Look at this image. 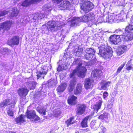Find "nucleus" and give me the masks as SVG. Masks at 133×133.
I'll return each instance as SVG.
<instances>
[{"label":"nucleus","instance_id":"14","mask_svg":"<svg viewBox=\"0 0 133 133\" xmlns=\"http://www.w3.org/2000/svg\"><path fill=\"white\" fill-rule=\"evenodd\" d=\"M74 50V54L76 56H80L82 54L83 51L82 48L79 47L78 45L75 46Z\"/></svg>","mask_w":133,"mask_h":133},{"label":"nucleus","instance_id":"19","mask_svg":"<svg viewBox=\"0 0 133 133\" xmlns=\"http://www.w3.org/2000/svg\"><path fill=\"white\" fill-rule=\"evenodd\" d=\"M101 104L102 102L99 101L94 105L93 108V114H92V116L95 113H97L98 112V110L101 108Z\"/></svg>","mask_w":133,"mask_h":133},{"label":"nucleus","instance_id":"29","mask_svg":"<svg viewBox=\"0 0 133 133\" xmlns=\"http://www.w3.org/2000/svg\"><path fill=\"white\" fill-rule=\"evenodd\" d=\"M71 23L73 25L77 24L80 22H82L81 20V17H71Z\"/></svg>","mask_w":133,"mask_h":133},{"label":"nucleus","instance_id":"42","mask_svg":"<svg viewBox=\"0 0 133 133\" xmlns=\"http://www.w3.org/2000/svg\"><path fill=\"white\" fill-rule=\"evenodd\" d=\"M37 110L41 114H43L44 115H46L45 109V108H42L39 109V107L37 108Z\"/></svg>","mask_w":133,"mask_h":133},{"label":"nucleus","instance_id":"17","mask_svg":"<svg viewBox=\"0 0 133 133\" xmlns=\"http://www.w3.org/2000/svg\"><path fill=\"white\" fill-rule=\"evenodd\" d=\"M41 0H25L22 4V5L24 6H27L30 5L31 4L35 3Z\"/></svg>","mask_w":133,"mask_h":133},{"label":"nucleus","instance_id":"20","mask_svg":"<svg viewBox=\"0 0 133 133\" xmlns=\"http://www.w3.org/2000/svg\"><path fill=\"white\" fill-rule=\"evenodd\" d=\"M85 108L86 106L85 105H79L78 108L77 113L79 115H81L83 114L85 111Z\"/></svg>","mask_w":133,"mask_h":133},{"label":"nucleus","instance_id":"1","mask_svg":"<svg viewBox=\"0 0 133 133\" xmlns=\"http://www.w3.org/2000/svg\"><path fill=\"white\" fill-rule=\"evenodd\" d=\"M83 61H81L79 58H76L73 63L74 65H77L76 69L73 70L72 72L70 74V77L72 78V79L71 81L68 88V90L70 92L72 91L76 84V79L75 75L76 74L78 76L80 77L83 78L85 76L86 69L84 67L82 66Z\"/></svg>","mask_w":133,"mask_h":133},{"label":"nucleus","instance_id":"18","mask_svg":"<svg viewBox=\"0 0 133 133\" xmlns=\"http://www.w3.org/2000/svg\"><path fill=\"white\" fill-rule=\"evenodd\" d=\"M91 14H87L82 17H81V20L82 22H91Z\"/></svg>","mask_w":133,"mask_h":133},{"label":"nucleus","instance_id":"37","mask_svg":"<svg viewBox=\"0 0 133 133\" xmlns=\"http://www.w3.org/2000/svg\"><path fill=\"white\" fill-rule=\"evenodd\" d=\"M89 117L88 116L86 117L83 120L81 124V125L82 127H87V121Z\"/></svg>","mask_w":133,"mask_h":133},{"label":"nucleus","instance_id":"45","mask_svg":"<svg viewBox=\"0 0 133 133\" xmlns=\"http://www.w3.org/2000/svg\"><path fill=\"white\" fill-rule=\"evenodd\" d=\"M108 113L106 112L104 113L103 114L99 116V118L102 119L107 117Z\"/></svg>","mask_w":133,"mask_h":133},{"label":"nucleus","instance_id":"3","mask_svg":"<svg viewBox=\"0 0 133 133\" xmlns=\"http://www.w3.org/2000/svg\"><path fill=\"white\" fill-rule=\"evenodd\" d=\"M120 15V14H118L117 15H114L112 14H110L107 16H104L103 17V22H108L110 23L114 22H118L121 19V17H119Z\"/></svg>","mask_w":133,"mask_h":133},{"label":"nucleus","instance_id":"46","mask_svg":"<svg viewBox=\"0 0 133 133\" xmlns=\"http://www.w3.org/2000/svg\"><path fill=\"white\" fill-rule=\"evenodd\" d=\"M125 62H124L118 67L117 69V72L118 74L120 72L122 69L125 65Z\"/></svg>","mask_w":133,"mask_h":133},{"label":"nucleus","instance_id":"38","mask_svg":"<svg viewBox=\"0 0 133 133\" xmlns=\"http://www.w3.org/2000/svg\"><path fill=\"white\" fill-rule=\"evenodd\" d=\"M61 114V112L59 109H57L55 110L54 111L53 116L56 117L60 116Z\"/></svg>","mask_w":133,"mask_h":133},{"label":"nucleus","instance_id":"47","mask_svg":"<svg viewBox=\"0 0 133 133\" xmlns=\"http://www.w3.org/2000/svg\"><path fill=\"white\" fill-rule=\"evenodd\" d=\"M8 12L6 11H4L0 12V17L3 16L5 15L8 14ZM1 19V18H0V21Z\"/></svg>","mask_w":133,"mask_h":133},{"label":"nucleus","instance_id":"39","mask_svg":"<svg viewBox=\"0 0 133 133\" xmlns=\"http://www.w3.org/2000/svg\"><path fill=\"white\" fill-rule=\"evenodd\" d=\"M93 77L94 78L97 76H99L101 73V71L99 70L96 69L94 72Z\"/></svg>","mask_w":133,"mask_h":133},{"label":"nucleus","instance_id":"52","mask_svg":"<svg viewBox=\"0 0 133 133\" xmlns=\"http://www.w3.org/2000/svg\"><path fill=\"white\" fill-rule=\"evenodd\" d=\"M114 100V98L113 97H112L111 98L110 100L108 101V102H109V103H111L113 104Z\"/></svg>","mask_w":133,"mask_h":133},{"label":"nucleus","instance_id":"21","mask_svg":"<svg viewBox=\"0 0 133 133\" xmlns=\"http://www.w3.org/2000/svg\"><path fill=\"white\" fill-rule=\"evenodd\" d=\"M77 97L73 95L70 96L68 98V103L71 105H74L76 103Z\"/></svg>","mask_w":133,"mask_h":133},{"label":"nucleus","instance_id":"23","mask_svg":"<svg viewBox=\"0 0 133 133\" xmlns=\"http://www.w3.org/2000/svg\"><path fill=\"white\" fill-rule=\"evenodd\" d=\"M85 51L86 54H85V58L91 61V48L87 49Z\"/></svg>","mask_w":133,"mask_h":133},{"label":"nucleus","instance_id":"27","mask_svg":"<svg viewBox=\"0 0 133 133\" xmlns=\"http://www.w3.org/2000/svg\"><path fill=\"white\" fill-rule=\"evenodd\" d=\"M15 104H13L12 105H11V107H10L9 108L7 112V114L9 115L10 116H13L14 112L15 110Z\"/></svg>","mask_w":133,"mask_h":133},{"label":"nucleus","instance_id":"33","mask_svg":"<svg viewBox=\"0 0 133 133\" xmlns=\"http://www.w3.org/2000/svg\"><path fill=\"white\" fill-rule=\"evenodd\" d=\"M92 24H96L98 21V15L97 14H94L92 13Z\"/></svg>","mask_w":133,"mask_h":133},{"label":"nucleus","instance_id":"56","mask_svg":"<svg viewBox=\"0 0 133 133\" xmlns=\"http://www.w3.org/2000/svg\"><path fill=\"white\" fill-rule=\"evenodd\" d=\"M70 19H69V20L68 21H70Z\"/></svg>","mask_w":133,"mask_h":133},{"label":"nucleus","instance_id":"26","mask_svg":"<svg viewBox=\"0 0 133 133\" xmlns=\"http://www.w3.org/2000/svg\"><path fill=\"white\" fill-rule=\"evenodd\" d=\"M25 116L23 115H21L15 119V121L17 123L21 124L25 121Z\"/></svg>","mask_w":133,"mask_h":133},{"label":"nucleus","instance_id":"57","mask_svg":"<svg viewBox=\"0 0 133 133\" xmlns=\"http://www.w3.org/2000/svg\"><path fill=\"white\" fill-rule=\"evenodd\" d=\"M92 6L93 5H94L93 4H92Z\"/></svg>","mask_w":133,"mask_h":133},{"label":"nucleus","instance_id":"58","mask_svg":"<svg viewBox=\"0 0 133 133\" xmlns=\"http://www.w3.org/2000/svg\"><path fill=\"white\" fill-rule=\"evenodd\" d=\"M58 17L59 18H60L59 17Z\"/></svg>","mask_w":133,"mask_h":133},{"label":"nucleus","instance_id":"7","mask_svg":"<svg viewBox=\"0 0 133 133\" xmlns=\"http://www.w3.org/2000/svg\"><path fill=\"white\" fill-rule=\"evenodd\" d=\"M26 115L27 118L32 121H37L39 119V117L36 115L35 112L33 110L30 111L27 110Z\"/></svg>","mask_w":133,"mask_h":133},{"label":"nucleus","instance_id":"55","mask_svg":"<svg viewBox=\"0 0 133 133\" xmlns=\"http://www.w3.org/2000/svg\"><path fill=\"white\" fill-rule=\"evenodd\" d=\"M75 133H79L78 132H76Z\"/></svg>","mask_w":133,"mask_h":133},{"label":"nucleus","instance_id":"13","mask_svg":"<svg viewBox=\"0 0 133 133\" xmlns=\"http://www.w3.org/2000/svg\"><path fill=\"white\" fill-rule=\"evenodd\" d=\"M36 84V83L34 79L31 78L28 79L26 83L27 86L30 89H34Z\"/></svg>","mask_w":133,"mask_h":133},{"label":"nucleus","instance_id":"11","mask_svg":"<svg viewBox=\"0 0 133 133\" xmlns=\"http://www.w3.org/2000/svg\"><path fill=\"white\" fill-rule=\"evenodd\" d=\"M29 90L27 89L26 87H21L19 88L17 91L18 94L20 96H22L27 95Z\"/></svg>","mask_w":133,"mask_h":133},{"label":"nucleus","instance_id":"30","mask_svg":"<svg viewBox=\"0 0 133 133\" xmlns=\"http://www.w3.org/2000/svg\"><path fill=\"white\" fill-rule=\"evenodd\" d=\"M9 50L7 48H2L0 51V56L2 54L6 55H8L9 53Z\"/></svg>","mask_w":133,"mask_h":133},{"label":"nucleus","instance_id":"24","mask_svg":"<svg viewBox=\"0 0 133 133\" xmlns=\"http://www.w3.org/2000/svg\"><path fill=\"white\" fill-rule=\"evenodd\" d=\"M133 38V34L126 32V34L123 38L124 41H130Z\"/></svg>","mask_w":133,"mask_h":133},{"label":"nucleus","instance_id":"25","mask_svg":"<svg viewBox=\"0 0 133 133\" xmlns=\"http://www.w3.org/2000/svg\"><path fill=\"white\" fill-rule=\"evenodd\" d=\"M110 82L102 81L101 83V89L106 90L107 88L109 86Z\"/></svg>","mask_w":133,"mask_h":133},{"label":"nucleus","instance_id":"49","mask_svg":"<svg viewBox=\"0 0 133 133\" xmlns=\"http://www.w3.org/2000/svg\"><path fill=\"white\" fill-rule=\"evenodd\" d=\"M100 128L101 131L102 132L104 133L106 131V129L105 128L101 126L100 127Z\"/></svg>","mask_w":133,"mask_h":133},{"label":"nucleus","instance_id":"32","mask_svg":"<svg viewBox=\"0 0 133 133\" xmlns=\"http://www.w3.org/2000/svg\"><path fill=\"white\" fill-rule=\"evenodd\" d=\"M95 52V51L93 49V48H92V55H93V56H92V58H94L93 59H92V65H96L97 62V61L95 58V56L94 55Z\"/></svg>","mask_w":133,"mask_h":133},{"label":"nucleus","instance_id":"41","mask_svg":"<svg viewBox=\"0 0 133 133\" xmlns=\"http://www.w3.org/2000/svg\"><path fill=\"white\" fill-rule=\"evenodd\" d=\"M67 69V67L66 66L65 64H62L59 65L57 69L58 71H60L63 70H65Z\"/></svg>","mask_w":133,"mask_h":133},{"label":"nucleus","instance_id":"44","mask_svg":"<svg viewBox=\"0 0 133 133\" xmlns=\"http://www.w3.org/2000/svg\"><path fill=\"white\" fill-rule=\"evenodd\" d=\"M126 69L128 70H130L132 68V65L130 61H129L126 64Z\"/></svg>","mask_w":133,"mask_h":133},{"label":"nucleus","instance_id":"40","mask_svg":"<svg viewBox=\"0 0 133 133\" xmlns=\"http://www.w3.org/2000/svg\"><path fill=\"white\" fill-rule=\"evenodd\" d=\"M18 12L19 11L17 8L15 7L13 9V11L11 14V17L16 16L17 15Z\"/></svg>","mask_w":133,"mask_h":133},{"label":"nucleus","instance_id":"35","mask_svg":"<svg viewBox=\"0 0 133 133\" xmlns=\"http://www.w3.org/2000/svg\"><path fill=\"white\" fill-rule=\"evenodd\" d=\"M82 85L81 84H78L76 90L75 91L74 94L76 95H78L81 91Z\"/></svg>","mask_w":133,"mask_h":133},{"label":"nucleus","instance_id":"2","mask_svg":"<svg viewBox=\"0 0 133 133\" xmlns=\"http://www.w3.org/2000/svg\"><path fill=\"white\" fill-rule=\"evenodd\" d=\"M99 55L106 59L110 58L112 56V48L107 45H102L98 47Z\"/></svg>","mask_w":133,"mask_h":133},{"label":"nucleus","instance_id":"36","mask_svg":"<svg viewBox=\"0 0 133 133\" xmlns=\"http://www.w3.org/2000/svg\"><path fill=\"white\" fill-rule=\"evenodd\" d=\"M74 117H71L66 122V124H67V126L68 127L71 124H73L74 122Z\"/></svg>","mask_w":133,"mask_h":133},{"label":"nucleus","instance_id":"5","mask_svg":"<svg viewBox=\"0 0 133 133\" xmlns=\"http://www.w3.org/2000/svg\"><path fill=\"white\" fill-rule=\"evenodd\" d=\"M47 25L48 28L51 31L59 29L60 27L62 26L58 21L56 22L55 21H49L48 22Z\"/></svg>","mask_w":133,"mask_h":133},{"label":"nucleus","instance_id":"10","mask_svg":"<svg viewBox=\"0 0 133 133\" xmlns=\"http://www.w3.org/2000/svg\"><path fill=\"white\" fill-rule=\"evenodd\" d=\"M19 42V38L18 36H14L7 42V43L9 45H18Z\"/></svg>","mask_w":133,"mask_h":133},{"label":"nucleus","instance_id":"12","mask_svg":"<svg viewBox=\"0 0 133 133\" xmlns=\"http://www.w3.org/2000/svg\"><path fill=\"white\" fill-rule=\"evenodd\" d=\"M109 40L112 44H117L121 41L120 36H117L116 35H112L110 37Z\"/></svg>","mask_w":133,"mask_h":133},{"label":"nucleus","instance_id":"34","mask_svg":"<svg viewBox=\"0 0 133 133\" xmlns=\"http://www.w3.org/2000/svg\"><path fill=\"white\" fill-rule=\"evenodd\" d=\"M91 84V80L88 78L86 79L84 85L85 88L87 89L89 88Z\"/></svg>","mask_w":133,"mask_h":133},{"label":"nucleus","instance_id":"8","mask_svg":"<svg viewBox=\"0 0 133 133\" xmlns=\"http://www.w3.org/2000/svg\"><path fill=\"white\" fill-rule=\"evenodd\" d=\"M12 24L11 21H6L0 24V31L2 30L8 31L9 30Z\"/></svg>","mask_w":133,"mask_h":133},{"label":"nucleus","instance_id":"31","mask_svg":"<svg viewBox=\"0 0 133 133\" xmlns=\"http://www.w3.org/2000/svg\"><path fill=\"white\" fill-rule=\"evenodd\" d=\"M10 100L8 99L5 100L3 101V102L1 103L0 104V107H3L5 105H9V107H11V105H12L13 104H15L14 103L10 104Z\"/></svg>","mask_w":133,"mask_h":133},{"label":"nucleus","instance_id":"9","mask_svg":"<svg viewBox=\"0 0 133 133\" xmlns=\"http://www.w3.org/2000/svg\"><path fill=\"white\" fill-rule=\"evenodd\" d=\"M58 6L59 9L61 10H69L71 7L70 3L67 1H63Z\"/></svg>","mask_w":133,"mask_h":133},{"label":"nucleus","instance_id":"6","mask_svg":"<svg viewBox=\"0 0 133 133\" xmlns=\"http://www.w3.org/2000/svg\"><path fill=\"white\" fill-rule=\"evenodd\" d=\"M81 9L85 12L87 13L91 9V3L89 1H84L80 4Z\"/></svg>","mask_w":133,"mask_h":133},{"label":"nucleus","instance_id":"48","mask_svg":"<svg viewBox=\"0 0 133 133\" xmlns=\"http://www.w3.org/2000/svg\"><path fill=\"white\" fill-rule=\"evenodd\" d=\"M121 29H118L115 31V33L117 34V35H116L117 36H119V35L120 34V31H121Z\"/></svg>","mask_w":133,"mask_h":133},{"label":"nucleus","instance_id":"50","mask_svg":"<svg viewBox=\"0 0 133 133\" xmlns=\"http://www.w3.org/2000/svg\"><path fill=\"white\" fill-rule=\"evenodd\" d=\"M108 94L107 92H104L103 93V97L104 99H105L108 96Z\"/></svg>","mask_w":133,"mask_h":133},{"label":"nucleus","instance_id":"43","mask_svg":"<svg viewBox=\"0 0 133 133\" xmlns=\"http://www.w3.org/2000/svg\"><path fill=\"white\" fill-rule=\"evenodd\" d=\"M126 34V32L125 29H123L122 30H121L119 35L120 38H122L123 39L124 36H125Z\"/></svg>","mask_w":133,"mask_h":133},{"label":"nucleus","instance_id":"4","mask_svg":"<svg viewBox=\"0 0 133 133\" xmlns=\"http://www.w3.org/2000/svg\"><path fill=\"white\" fill-rule=\"evenodd\" d=\"M50 7L48 5H45L43 7V11L40 14L38 13H35L34 15V19H37L38 17L42 18L45 16V15H47L50 11Z\"/></svg>","mask_w":133,"mask_h":133},{"label":"nucleus","instance_id":"22","mask_svg":"<svg viewBox=\"0 0 133 133\" xmlns=\"http://www.w3.org/2000/svg\"><path fill=\"white\" fill-rule=\"evenodd\" d=\"M127 48L125 45H123L119 48L117 50V53L118 55H120L125 52L127 50Z\"/></svg>","mask_w":133,"mask_h":133},{"label":"nucleus","instance_id":"28","mask_svg":"<svg viewBox=\"0 0 133 133\" xmlns=\"http://www.w3.org/2000/svg\"><path fill=\"white\" fill-rule=\"evenodd\" d=\"M67 86V84L66 83L61 84L57 88V91L59 92H63L66 88Z\"/></svg>","mask_w":133,"mask_h":133},{"label":"nucleus","instance_id":"54","mask_svg":"<svg viewBox=\"0 0 133 133\" xmlns=\"http://www.w3.org/2000/svg\"><path fill=\"white\" fill-rule=\"evenodd\" d=\"M94 80H93V79H92V83L94 82Z\"/></svg>","mask_w":133,"mask_h":133},{"label":"nucleus","instance_id":"16","mask_svg":"<svg viewBox=\"0 0 133 133\" xmlns=\"http://www.w3.org/2000/svg\"><path fill=\"white\" fill-rule=\"evenodd\" d=\"M46 67L45 66H42L41 70L40 72H38L37 75V77L39 78L41 77L44 78V75H45L47 74V70L46 69Z\"/></svg>","mask_w":133,"mask_h":133},{"label":"nucleus","instance_id":"51","mask_svg":"<svg viewBox=\"0 0 133 133\" xmlns=\"http://www.w3.org/2000/svg\"><path fill=\"white\" fill-rule=\"evenodd\" d=\"M113 105V104L111 103H109L108 102L107 106L108 108L109 109H111Z\"/></svg>","mask_w":133,"mask_h":133},{"label":"nucleus","instance_id":"15","mask_svg":"<svg viewBox=\"0 0 133 133\" xmlns=\"http://www.w3.org/2000/svg\"><path fill=\"white\" fill-rule=\"evenodd\" d=\"M131 23L128 26H127L125 28L126 32L133 34V17L131 19Z\"/></svg>","mask_w":133,"mask_h":133},{"label":"nucleus","instance_id":"53","mask_svg":"<svg viewBox=\"0 0 133 133\" xmlns=\"http://www.w3.org/2000/svg\"><path fill=\"white\" fill-rule=\"evenodd\" d=\"M7 133H16L14 131H8L7 132Z\"/></svg>","mask_w":133,"mask_h":133}]
</instances>
